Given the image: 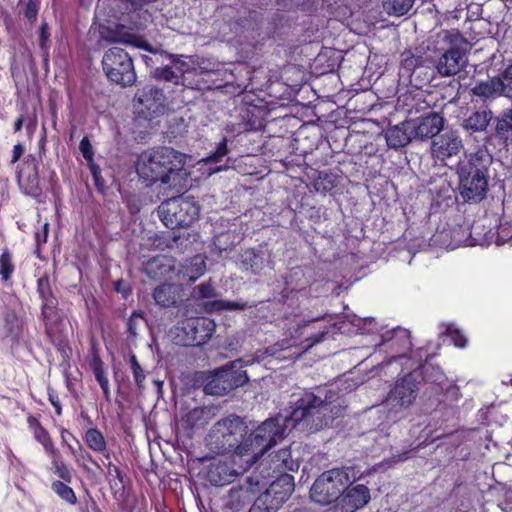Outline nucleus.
Listing matches in <instances>:
<instances>
[{"label":"nucleus","mask_w":512,"mask_h":512,"mask_svg":"<svg viewBox=\"0 0 512 512\" xmlns=\"http://www.w3.org/2000/svg\"><path fill=\"white\" fill-rule=\"evenodd\" d=\"M347 405L339 392L331 388H317L315 392H305L292 407L283 423L290 429L314 433L330 427L344 416Z\"/></svg>","instance_id":"obj_1"},{"label":"nucleus","mask_w":512,"mask_h":512,"mask_svg":"<svg viewBox=\"0 0 512 512\" xmlns=\"http://www.w3.org/2000/svg\"><path fill=\"white\" fill-rule=\"evenodd\" d=\"M185 157L170 147H160L143 152L137 161L136 171L140 178L162 184L180 193L185 188L186 171Z\"/></svg>","instance_id":"obj_2"},{"label":"nucleus","mask_w":512,"mask_h":512,"mask_svg":"<svg viewBox=\"0 0 512 512\" xmlns=\"http://www.w3.org/2000/svg\"><path fill=\"white\" fill-rule=\"evenodd\" d=\"M492 162V155L484 149L467 154L463 160L458 162L456 167L457 190L463 202L480 203L486 198L489 189V168Z\"/></svg>","instance_id":"obj_3"},{"label":"nucleus","mask_w":512,"mask_h":512,"mask_svg":"<svg viewBox=\"0 0 512 512\" xmlns=\"http://www.w3.org/2000/svg\"><path fill=\"white\" fill-rule=\"evenodd\" d=\"M285 417L277 416L269 418L259 425L255 430L247 433L246 438L242 440L241 449L244 450L245 462L248 466L254 464L271 447L285 437L289 426L283 423Z\"/></svg>","instance_id":"obj_4"},{"label":"nucleus","mask_w":512,"mask_h":512,"mask_svg":"<svg viewBox=\"0 0 512 512\" xmlns=\"http://www.w3.org/2000/svg\"><path fill=\"white\" fill-rule=\"evenodd\" d=\"M248 426L244 420L234 414L217 421L211 428L206 441L210 450L216 454L233 452L241 458L244 450L241 449L242 440L246 438Z\"/></svg>","instance_id":"obj_5"},{"label":"nucleus","mask_w":512,"mask_h":512,"mask_svg":"<svg viewBox=\"0 0 512 512\" xmlns=\"http://www.w3.org/2000/svg\"><path fill=\"white\" fill-rule=\"evenodd\" d=\"M447 48L434 61V74L450 78L465 71L469 63L472 44L460 32H447L444 36Z\"/></svg>","instance_id":"obj_6"},{"label":"nucleus","mask_w":512,"mask_h":512,"mask_svg":"<svg viewBox=\"0 0 512 512\" xmlns=\"http://www.w3.org/2000/svg\"><path fill=\"white\" fill-rule=\"evenodd\" d=\"M200 207L193 197L172 196L163 201L158 213L164 225L170 229L189 227L199 217Z\"/></svg>","instance_id":"obj_7"},{"label":"nucleus","mask_w":512,"mask_h":512,"mask_svg":"<svg viewBox=\"0 0 512 512\" xmlns=\"http://www.w3.org/2000/svg\"><path fill=\"white\" fill-rule=\"evenodd\" d=\"M351 484L348 469H331L322 473L310 489L313 501L327 505L339 501L346 487Z\"/></svg>","instance_id":"obj_8"},{"label":"nucleus","mask_w":512,"mask_h":512,"mask_svg":"<svg viewBox=\"0 0 512 512\" xmlns=\"http://www.w3.org/2000/svg\"><path fill=\"white\" fill-rule=\"evenodd\" d=\"M102 68L111 82L122 87L132 86L137 80L133 59L122 48L108 49L102 58Z\"/></svg>","instance_id":"obj_9"},{"label":"nucleus","mask_w":512,"mask_h":512,"mask_svg":"<svg viewBox=\"0 0 512 512\" xmlns=\"http://www.w3.org/2000/svg\"><path fill=\"white\" fill-rule=\"evenodd\" d=\"M420 378L421 374L413 371L398 379L385 399L386 406L394 412L410 407L418 396Z\"/></svg>","instance_id":"obj_10"},{"label":"nucleus","mask_w":512,"mask_h":512,"mask_svg":"<svg viewBox=\"0 0 512 512\" xmlns=\"http://www.w3.org/2000/svg\"><path fill=\"white\" fill-rule=\"evenodd\" d=\"M215 322L206 317L188 318L179 328L183 333L182 345L200 346L205 344L215 332Z\"/></svg>","instance_id":"obj_11"},{"label":"nucleus","mask_w":512,"mask_h":512,"mask_svg":"<svg viewBox=\"0 0 512 512\" xmlns=\"http://www.w3.org/2000/svg\"><path fill=\"white\" fill-rule=\"evenodd\" d=\"M464 150V143L456 130H446L431 141V157L446 164L448 159L457 157Z\"/></svg>","instance_id":"obj_12"},{"label":"nucleus","mask_w":512,"mask_h":512,"mask_svg":"<svg viewBox=\"0 0 512 512\" xmlns=\"http://www.w3.org/2000/svg\"><path fill=\"white\" fill-rule=\"evenodd\" d=\"M96 29L100 40L107 43L130 44L135 47L143 48L147 51H152V48L148 43H146L141 37L132 33L124 24L116 22L99 23Z\"/></svg>","instance_id":"obj_13"},{"label":"nucleus","mask_w":512,"mask_h":512,"mask_svg":"<svg viewBox=\"0 0 512 512\" xmlns=\"http://www.w3.org/2000/svg\"><path fill=\"white\" fill-rule=\"evenodd\" d=\"M261 484L257 476L246 477L239 484L231 487L227 494L226 507L233 512H239L261 491Z\"/></svg>","instance_id":"obj_14"},{"label":"nucleus","mask_w":512,"mask_h":512,"mask_svg":"<svg viewBox=\"0 0 512 512\" xmlns=\"http://www.w3.org/2000/svg\"><path fill=\"white\" fill-rule=\"evenodd\" d=\"M408 128L413 131L415 140H433L444 129L445 119L438 112H429L425 115L410 119Z\"/></svg>","instance_id":"obj_15"},{"label":"nucleus","mask_w":512,"mask_h":512,"mask_svg":"<svg viewBox=\"0 0 512 512\" xmlns=\"http://www.w3.org/2000/svg\"><path fill=\"white\" fill-rule=\"evenodd\" d=\"M214 416L215 409L213 407H196L190 410L181 418L180 422L177 424V436L191 439L193 437L194 429L203 428L214 418Z\"/></svg>","instance_id":"obj_16"},{"label":"nucleus","mask_w":512,"mask_h":512,"mask_svg":"<svg viewBox=\"0 0 512 512\" xmlns=\"http://www.w3.org/2000/svg\"><path fill=\"white\" fill-rule=\"evenodd\" d=\"M239 260L244 271L261 275L267 269H273L272 253L268 249L247 248L239 254Z\"/></svg>","instance_id":"obj_17"},{"label":"nucleus","mask_w":512,"mask_h":512,"mask_svg":"<svg viewBox=\"0 0 512 512\" xmlns=\"http://www.w3.org/2000/svg\"><path fill=\"white\" fill-rule=\"evenodd\" d=\"M0 332L13 344L19 345L25 337L26 323L16 311L5 308L0 316Z\"/></svg>","instance_id":"obj_18"},{"label":"nucleus","mask_w":512,"mask_h":512,"mask_svg":"<svg viewBox=\"0 0 512 512\" xmlns=\"http://www.w3.org/2000/svg\"><path fill=\"white\" fill-rule=\"evenodd\" d=\"M18 182L26 194L35 197L41 194L38 160L34 155L25 158L23 167L18 172Z\"/></svg>","instance_id":"obj_19"},{"label":"nucleus","mask_w":512,"mask_h":512,"mask_svg":"<svg viewBox=\"0 0 512 512\" xmlns=\"http://www.w3.org/2000/svg\"><path fill=\"white\" fill-rule=\"evenodd\" d=\"M370 490L363 484L346 487L342 497L337 502L341 512H355L370 501Z\"/></svg>","instance_id":"obj_20"},{"label":"nucleus","mask_w":512,"mask_h":512,"mask_svg":"<svg viewBox=\"0 0 512 512\" xmlns=\"http://www.w3.org/2000/svg\"><path fill=\"white\" fill-rule=\"evenodd\" d=\"M493 118V111L489 107L483 106L464 118L461 122V127L469 135L487 133Z\"/></svg>","instance_id":"obj_21"},{"label":"nucleus","mask_w":512,"mask_h":512,"mask_svg":"<svg viewBox=\"0 0 512 512\" xmlns=\"http://www.w3.org/2000/svg\"><path fill=\"white\" fill-rule=\"evenodd\" d=\"M182 286L176 283H161L153 290L155 303L162 308L177 307L181 301Z\"/></svg>","instance_id":"obj_22"},{"label":"nucleus","mask_w":512,"mask_h":512,"mask_svg":"<svg viewBox=\"0 0 512 512\" xmlns=\"http://www.w3.org/2000/svg\"><path fill=\"white\" fill-rule=\"evenodd\" d=\"M471 93L482 99H494L498 96H510L504 86L501 77H492L486 81L479 82L472 89Z\"/></svg>","instance_id":"obj_23"},{"label":"nucleus","mask_w":512,"mask_h":512,"mask_svg":"<svg viewBox=\"0 0 512 512\" xmlns=\"http://www.w3.org/2000/svg\"><path fill=\"white\" fill-rule=\"evenodd\" d=\"M409 120L389 127L385 132V139L390 148L398 149L408 145L415 140L413 131L408 128Z\"/></svg>","instance_id":"obj_24"},{"label":"nucleus","mask_w":512,"mask_h":512,"mask_svg":"<svg viewBox=\"0 0 512 512\" xmlns=\"http://www.w3.org/2000/svg\"><path fill=\"white\" fill-rule=\"evenodd\" d=\"M136 99L148 111L156 113L163 106L165 95L161 88L154 85H146L136 94Z\"/></svg>","instance_id":"obj_25"},{"label":"nucleus","mask_w":512,"mask_h":512,"mask_svg":"<svg viewBox=\"0 0 512 512\" xmlns=\"http://www.w3.org/2000/svg\"><path fill=\"white\" fill-rule=\"evenodd\" d=\"M245 366L246 365H244L242 359L239 358L219 368L221 373H223L225 380H227L229 386H231V390L248 383L249 377L247 372L242 370Z\"/></svg>","instance_id":"obj_26"},{"label":"nucleus","mask_w":512,"mask_h":512,"mask_svg":"<svg viewBox=\"0 0 512 512\" xmlns=\"http://www.w3.org/2000/svg\"><path fill=\"white\" fill-rule=\"evenodd\" d=\"M294 478L290 474H282L266 489L282 506L294 491Z\"/></svg>","instance_id":"obj_27"},{"label":"nucleus","mask_w":512,"mask_h":512,"mask_svg":"<svg viewBox=\"0 0 512 512\" xmlns=\"http://www.w3.org/2000/svg\"><path fill=\"white\" fill-rule=\"evenodd\" d=\"M143 269L149 278L157 279L169 274L174 265L171 258L160 255L146 261Z\"/></svg>","instance_id":"obj_28"},{"label":"nucleus","mask_w":512,"mask_h":512,"mask_svg":"<svg viewBox=\"0 0 512 512\" xmlns=\"http://www.w3.org/2000/svg\"><path fill=\"white\" fill-rule=\"evenodd\" d=\"M493 135L503 143L512 140V109H506L498 116H494Z\"/></svg>","instance_id":"obj_29"},{"label":"nucleus","mask_w":512,"mask_h":512,"mask_svg":"<svg viewBox=\"0 0 512 512\" xmlns=\"http://www.w3.org/2000/svg\"><path fill=\"white\" fill-rule=\"evenodd\" d=\"M231 386H229L227 380H225L223 373L219 369L214 371V374L210 377L204 386V392L207 395L223 396L229 393Z\"/></svg>","instance_id":"obj_30"},{"label":"nucleus","mask_w":512,"mask_h":512,"mask_svg":"<svg viewBox=\"0 0 512 512\" xmlns=\"http://www.w3.org/2000/svg\"><path fill=\"white\" fill-rule=\"evenodd\" d=\"M282 506L265 490L253 502L249 512H277Z\"/></svg>","instance_id":"obj_31"},{"label":"nucleus","mask_w":512,"mask_h":512,"mask_svg":"<svg viewBox=\"0 0 512 512\" xmlns=\"http://www.w3.org/2000/svg\"><path fill=\"white\" fill-rule=\"evenodd\" d=\"M286 347L283 344H274L265 349H260L254 352L251 355H248L242 359L244 365L249 366L254 363H260L264 361L267 357H279L280 352L284 351Z\"/></svg>","instance_id":"obj_32"},{"label":"nucleus","mask_w":512,"mask_h":512,"mask_svg":"<svg viewBox=\"0 0 512 512\" xmlns=\"http://www.w3.org/2000/svg\"><path fill=\"white\" fill-rule=\"evenodd\" d=\"M240 241L241 237L236 231L227 230L217 234L213 244L219 253H222L232 250Z\"/></svg>","instance_id":"obj_33"},{"label":"nucleus","mask_w":512,"mask_h":512,"mask_svg":"<svg viewBox=\"0 0 512 512\" xmlns=\"http://www.w3.org/2000/svg\"><path fill=\"white\" fill-rule=\"evenodd\" d=\"M235 476V471L231 470L227 464H217L208 473L210 482L215 486H223L231 482Z\"/></svg>","instance_id":"obj_34"},{"label":"nucleus","mask_w":512,"mask_h":512,"mask_svg":"<svg viewBox=\"0 0 512 512\" xmlns=\"http://www.w3.org/2000/svg\"><path fill=\"white\" fill-rule=\"evenodd\" d=\"M415 0H383V9L388 15L403 16L413 7Z\"/></svg>","instance_id":"obj_35"},{"label":"nucleus","mask_w":512,"mask_h":512,"mask_svg":"<svg viewBox=\"0 0 512 512\" xmlns=\"http://www.w3.org/2000/svg\"><path fill=\"white\" fill-rule=\"evenodd\" d=\"M417 373L421 374L420 382L423 380L440 385L445 381V375L441 368L430 363L422 365L421 370Z\"/></svg>","instance_id":"obj_36"},{"label":"nucleus","mask_w":512,"mask_h":512,"mask_svg":"<svg viewBox=\"0 0 512 512\" xmlns=\"http://www.w3.org/2000/svg\"><path fill=\"white\" fill-rule=\"evenodd\" d=\"M85 439L88 446L94 451L102 452L106 449L104 436L95 428H91L86 432Z\"/></svg>","instance_id":"obj_37"},{"label":"nucleus","mask_w":512,"mask_h":512,"mask_svg":"<svg viewBox=\"0 0 512 512\" xmlns=\"http://www.w3.org/2000/svg\"><path fill=\"white\" fill-rule=\"evenodd\" d=\"M211 311H220V310H245L246 308L252 307V305H248L247 302L243 301H223L216 300L209 304Z\"/></svg>","instance_id":"obj_38"},{"label":"nucleus","mask_w":512,"mask_h":512,"mask_svg":"<svg viewBox=\"0 0 512 512\" xmlns=\"http://www.w3.org/2000/svg\"><path fill=\"white\" fill-rule=\"evenodd\" d=\"M57 305L58 301H55V304H50L48 302L42 303V320L45 324V330L48 336L51 335V322L56 318L57 316Z\"/></svg>","instance_id":"obj_39"},{"label":"nucleus","mask_w":512,"mask_h":512,"mask_svg":"<svg viewBox=\"0 0 512 512\" xmlns=\"http://www.w3.org/2000/svg\"><path fill=\"white\" fill-rule=\"evenodd\" d=\"M52 489L54 492L61 497L63 500L67 501L70 504H75L77 501L76 495L73 489L67 486L62 481H54L52 483Z\"/></svg>","instance_id":"obj_40"},{"label":"nucleus","mask_w":512,"mask_h":512,"mask_svg":"<svg viewBox=\"0 0 512 512\" xmlns=\"http://www.w3.org/2000/svg\"><path fill=\"white\" fill-rule=\"evenodd\" d=\"M37 290L40 298L42 299V303L48 302L50 304H55V301H57L56 297L52 293L47 277H41L38 280Z\"/></svg>","instance_id":"obj_41"},{"label":"nucleus","mask_w":512,"mask_h":512,"mask_svg":"<svg viewBox=\"0 0 512 512\" xmlns=\"http://www.w3.org/2000/svg\"><path fill=\"white\" fill-rule=\"evenodd\" d=\"M35 438L44 446L45 450L52 455H55L56 451L53 446V442L47 432L39 423H37V427L34 430Z\"/></svg>","instance_id":"obj_42"},{"label":"nucleus","mask_w":512,"mask_h":512,"mask_svg":"<svg viewBox=\"0 0 512 512\" xmlns=\"http://www.w3.org/2000/svg\"><path fill=\"white\" fill-rule=\"evenodd\" d=\"M14 265L12 263V257L10 253L5 250L0 256V274L4 281L10 279L11 274L13 273Z\"/></svg>","instance_id":"obj_43"},{"label":"nucleus","mask_w":512,"mask_h":512,"mask_svg":"<svg viewBox=\"0 0 512 512\" xmlns=\"http://www.w3.org/2000/svg\"><path fill=\"white\" fill-rule=\"evenodd\" d=\"M193 297L195 299H210L217 297V292L210 283H201L194 287Z\"/></svg>","instance_id":"obj_44"},{"label":"nucleus","mask_w":512,"mask_h":512,"mask_svg":"<svg viewBox=\"0 0 512 512\" xmlns=\"http://www.w3.org/2000/svg\"><path fill=\"white\" fill-rule=\"evenodd\" d=\"M153 77L156 80L173 82L174 84L179 83L178 76L175 74V72L172 70V68L170 66H165L163 68H156L153 71Z\"/></svg>","instance_id":"obj_45"},{"label":"nucleus","mask_w":512,"mask_h":512,"mask_svg":"<svg viewBox=\"0 0 512 512\" xmlns=\"http://www.w3.org/2000/svg\"><path fill=\"white\" fill-rule=\"evenodd\" d=\"M130 364H131V369L133 372L134 380H135L138 388L142 389L143 382L145 380V374H144V371H143L142 367L140 366V364L138 363L137 358L134 354H132L130 356Z\"/></svg>","instance_id":"obj_46"},{"label":"nucleus","mask_w":512,"mask_h":512,"mask_svg":"<svg viewBox=\"0 0 512 512\" xmlns=\"http://www.w3.org/2000/svg\"><path fill=\"white\" fill-rule=\"evenodd\" d=\"M401 65L404 69H406L409 72H412L416 68H419L417 60L414 59L412 49H406L401 53Z\"/></svg>","instance_id":"obj_47"},{"label":"nucleus","mask_w":512,"mask_h":512,"mask_svg":"<svg viewBox=\"0 0 512 512\" xmlns=\"http://www.w3.org/2000/svg\"><path fill=\"white\" fill-rule=\"evenodd\" d=\"M144 321L143 313L134 311L127 322V331L131 336L137 335L138 324Z\"/></svg>","instance_id":"obj_48"},{"label":"nucleus","mask_w":512,"mask_h":512,"mask_svg":"<svg viewBox=\"0 0 512 512\" xmlns=\"http://www.w3.org/2000/svg\"><path fill=\"white\" fill-rule=\"evenodd\" d=\"M393 337H397L400 340H404V346L406 348L410 347L409 332L406 329H402V328L398 327L397 329L387 332L384 335V338L386 341L392 340Z\"/></svg>","instance_id":"obj_49"},{"label":"nucleus","mask_w":512,"mask_h":512,"mask_svg":"<svg viewBox=\"0 0 512 512\" xmlns=\"http://www.w3.org/2000/svg\"><path fill=\"white\" fill-rule=\"evenodd\" d=\"M90 171H91V173L93 175L94 182H95V185H96L97 189L100 192H104L105 189L107 188V186H106V183H105L104 179L101 176L100 167L98 165L94 164V163H91Z\"/></svg>","instance_id":"obj_50"},{"label":"nucleus","mask_w":512,"mask_h":512,"mask_svg":"<svg viewBox=\"0 0 512 512\" xmlns=\"http://www.w3.org/2000/svg\"><path fill=\"white\" fill-rule=\"evenodd\" d=\"M446 333L451 337V340L457 347L466 346L467 340L458 329L449 326L446 330Z\"/></svg>","instance_id":"obj_51"},{"label":"nucleus","mask_w":512,"mask_h":512,"mask_svg":"<svg viewBox=\"0 0 512 512\" xmlns=\"http://www.w3.org/2000/svg\"><path fill=\"white\" fill-rule=\"evenodd\" d=\"M53 465L55 467V473L59 476V478L63 479L66 482H71V472L64 463L54 460Z\"/></svg>","instance_id":"obj_52"},{"label":"nucleus","mask_w":512,"mask_h":512,"mask_svg":"<svg viewBox=\"0 0 512 512\" xmlns=\"http://www.w3.org/2000/svg\"><path fill=\"white\" fill-rule=\"evenodd\" d=\"M328 332H329V329L327 327H325L322 331L306 338L305 341L303 342V343H307L305 345V350H308L312 346L322 342L324 340L325 336L328 334Z\"/></svg>","instance_id":"obj_53"},{"label":"nucleus","mask_w":512,"mask_h":512,"mask_svg":"<svg viewBox=\"0 0 512 512\" xmlns=\"http://www.w3.org/2000/svg\"><path fill=\"white\" fill-rule=\"evenodd\" d=\"M83 157L89 162V166L93 163L92 145L87 137H84L79 145Z\"/></svg>","instance_id":"obj_54"},{"label":"nucleus","mask_w":512,"mask_h":512,"mask_svg":"<svg viewBox=\"0 0 512 512\" xmlns=\"http://www.w3.org/2000/svg\"><path fill=\"white\" fill-rule=\"evenodd\" d=\"M93 372L95 378L99 384L108 382V379L104 375L103 362L100 358H95L93 361Z\"/></svg>","instance_id":"obj_55"},{"label":"nucleus","mask_w":512,"mask_h":512,"mask_svg":"<svg viewBox=\"0 0 512 512\" xmlns=\"http://www.w3.org/2000/svg\"><path fill=\"white\" fill-rule=\"evenodd\" d=\"M227 152V140L226 138H223V140L218 144L216 151L208 158V160L212 162H218L223 156L227 154Z\"/></svg>","instance_id":"obj_56"},{"label":"nucleus","mask_w":512,"mask_h":512,"mask_svg":"<svg viewBox=\"0 0 512 512\" xmlns=\"http://www.w3.org/2000/svg\"><path fill=\"white\" fill-rule=\"evenodd\" d=\"M38 13V1L28 0L25 6L24 15L29 21H34Z\"/></svg>","instance_id":"obj_57"},{"label":"nucleus","mask_w":512,"mask_h":512,"mask_svg":"<svg viewBox=\"0 0 512 512\" xmlns=\"http://www.w3.org/2000/svg\"><path fill=\"white\" fill-rule=\"evenodd\" d=\"M504 81V86H506V90L512 95V63L509 64L504 71L499 75Z\"/></svg>","instance_id":"obj_58"},{"label":"nucleus","mask_w":512,"mask_h":512,"mask_svg":"<svg viewBox=\"0 0 512 512\" xmlns=\"http://www.w3.org/2000/svg\"><path fill=\"white\" fill-rule=\"evenodd\" d=\"M107 475L108 477H112L113 479L119 480L121 486L124 485V475L119 467L113 465L111 462L107 464Z\"/></svg>","instance_id":"obj_59"},{"label":"nucleus","mask_w":512,"mask_h":512,"mask_svg":"<svg viewBox=\"0 0 512 512\" xmlns=\"http://www.w3.org/2000/svg\"><path fill=\"white\" fill-rule=\"evenodd\" d=\"M114 289L116 292L121 293L124 298H126L131 293L129 284L122 279L114 283Z\"/></svg>","instance_id":"obj_60"},{"label":"nucleus","mask_w":512,"mask_h":512,"mask_svg":"<svg viewBox=\"0 0 512 512\" xmlns=\"http://www.w3.org/2000/svg\"><path fill=\"white\" fill-rule=\"evenodd\" d=\"M414 59L417 60V64L419 67H425L429 59L425 57L424 51L422 48H415L413 50Z\"/></svg>","instance_id":"obj_61"},{"label":"nucleus","mask_w":512,"mask_h":512,"mask_svg":"<svg viewBox=\"0 0 512 512\" xmlns=\"http://www.w3.org/2000/svg\"><path fill=\"white\" fill-rule=\"evenodd\" d=\"M122 2L129 3L134 10L141 9L143 6L152 4L157 0H121Z\"/></svg>","instance_id":"obj_62"},{"label":"nucleus","mask_w":512,"mask_h":512,"mask_svg":"<svg viewBox=\"0 0 512 512\" xmlns=\"http://www.w3.org/2000/svg\"><path fill=\"white\" fill-rule=\"evenodd\" d=\"M49 32H48V24L42 23L40 27V45L41 47L45 46L46 41L48 40Z\"/></svg>","instance_id":"obj_63"},{"label":"nucleus","mask_w":512,"mask_h":512,"mask_svg":"<svg viewBox=\"0 0 512 512\" xmlns=\"http://www.w3.org/2000/svg\"><path fill=\"white\" fill-rule=\"evenodd\" d=\"M47 236H48V224H45L43 226V230L41 232H37L35 235L37 244L40 245L42 243H46Z\"/></svg>","instance_id":"obj_64"}]
</instances>
